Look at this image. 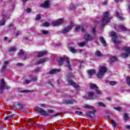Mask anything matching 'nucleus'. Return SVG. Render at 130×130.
<instances>
[{
	"label": "nucleus",
	"instance_id": "1",
	"mask_svg": "<svg viewBox=\"0 0 130 130\" xmlns=\"http://www.w3.org/2000/svg\"><path fill=\"white\" fill-rule=\"evenodd\" d=\"M74 77H75V75H74V74H73L72 73H68L67 76V81L68 83H69V84H70V85H71V86H73L74 88H75V89H78V88L80 87L79 85L74 82V81H73V80L71 79V78H74Z\"/></svg>",
	"mask_w": 130,
	"mask_h": 130
},
{
	"label": "nucleus",
	"instance_id": "2",
	"mask_svg": "<svg viewBox=\"0 0 130 130\" xmlns=\"http://www.w3.org/2000/svg\"><path fill=\"white\" fill-rule=\"evenodd\" d=\"M64 61H66L67 62V67L68 69H69V70H71L72 69V67L71 66V63L70 62V60L69 59V58H68V57L66 56L59 59L58 64H59V66H62Z\"/></svg>",
	"mask_w": 130,
	"mask_h": 130
},
{
	"label": "nucleus",
	"instance_id": "3",
	"mask_svg": "<svg viewBox=\"0 0 130 130\" xmlns=\"http://www.w3.org/2000/svg\"><path fill=\"white\" fill-rule=\"evenodd\" d=\"M103 16L104 17L101 21V23L103 26H105V25H106L107 23H109L110 20H111V17H110L109 12H107L104 14Z\"/></svg>",
	"mask_w": 130,
	"mask_h": 130
},
{
	"label": "nucleus",
	"instance_id": "4",
	"mask_svg": "<svg viewBox=\"0 0 130 130\" xmlns=\"http://www.w3.org/2000/svg\"><path fill=\"white\" fill-rule=\"evenodd\" d=\"M111 36L113 37V41H114V44L117 49H119L118 48V45L120 44V41L117 40V36H116V34L115 32L113 31L111 32Z\"/></svg>",
	"mask_w": 130,
	"mask_h": 130
},
{
	"label": "nucleus",
	"instance_id": "5",
	"mask_svg": "<svg viewBox=\"0 0 130 130\" xmlns=\"http://www.w3.org/2000/svg\"><path fill=\"white\" fill-rule=\"evenodd\" d=\"M122 50L124 51L125 53H122L120 54V56L123 58H126V57H128L130 54V47H125L122 48Z\"/></svg>",
	"mask_w": 130,
	"mask_h": 130
},
{
	"label": "nucleus",
	"instance_id": "6",
	"mask_svg": "<svg viewBox=\"0 0 130 130\" xmlns=\"http://www.w3.org/2000/svg\"><path fill=\"white\" fill-rule=\"evenodd\" d=\"M106 72H107V68H106V67H101L98 74L96 75V77L99 79L103 78V76L105 75V73H106Z\"/></svg>",
	"mask_w": 130,
	"mask_h": 130
},
{
	"label": "nucleus",
	"instance_id": "7",
	"mask_svg": "<svg viewBox=\"0 0 130 130\" xmlns=\"http://www.w3.org/2000/svg\"><path fill=\"white\" fill-rule=\"evenodd\" d=\"M36 110L38 113H40V114H41L43 116H48L49 115L47 112L44 111V110L41 108L37 107Z\"/></svg>",
	"mask_w": 130,
	"mask_h": 130
},
{
	"label": "nucleus",
	"instance_id": "8",
	"mask_svg": "<svg viewBox=\"0 0 130 130\" xmlns=\"http://www.w3.org/2000/svg\"><path fill=\"white\" fill-rule=\"evenodd\" d=\"M10 86L6 85L5 81L3 80H1V84H0V90L4 89L7 90L10 89Z\"/></svg>",
	"mask_w": 130,
	"mask_h": 130
},
{
	"label": "nucleus",
	"instance_id": "9",
	"mask_svg": "<svg viewBox=\"0 0 130 130\" xmlns=\"http://www.w3.org/2000/svg\"><path fill=\"white\" fill-rule=\"evenodd\" d=\"M73 24H70L68 26H67V27H65L64 29H63L61 30V33L62 34H67V33H68V32H70V31H71L72 30V28H73Z\"/></svg>",
	"mask_w": 130,
	"mask_h": 130
},
{
	"label": "nucleus",
	"instance_id": "10",
	"mask_svg": "<svg viewBox=\"0 0 130 130\" xmlns=\"http://www.w3.org/2000/svg\"><path fill=\"white\" fill-rule=\"evenodd\" d=\"M63 22H64V20L62 19H59L56 21L53 22L51 24V25L53 26L54 27L55 26H59V25H61Z\"/></svg>",
	"mask_w": 130,
	"mask_h": 130
},
{
	"label": "nucleus",
	"instance_id": "11",
	"mask_svg": "<svg viewBox=\"0 0 130 130\" xmlns=\"http://www.w3.org/2000/svg\"><path fill=\"white\" fill-rule=\"evenodd\" d=\"M75 102H76V100H64L63 101V104L69 105V104H74Z\"/></svg>",
	"mask_w": 130,
	"mask_h": 130
},
{
	"label": "nucleus",
	"instance_id": "12",
	"mask_svg": "<svg viewBox=\"0 0 130 130\" xmlns=\"http://www.w3.org/2000/svg\"><path fill=\"white\" fill-rule=\"evenodd\" d=\"M86 115L88 117L93 118L95 117V111H90L86 113Z\"/></svg>",
	"mask_w": 130,
	"mask_h": 130
},
{
	"label": "nucleus",
	"instance_id": "13",
	"mask_svg": "<svg viewBox=\"0 0 130 130\" xmlns=\"http://www.w3.org/2000/svg\"><path fill=\"white\" fill-rule=\"evenodd\" d=\"M49 59L48 58H44L43 59H41L36 62L37 64H40V63H44V62H46V61H48Z\"/></svg>",
	"mask_w": 130,
	"mask_h": 130
},
{
	"label": "nucleus",
	"instance_id": "14",
	"mask_svg": "<svg viewBox=\"0 0 130 130\" xmlns=\"http://www.w3.org/2000/svg\"><path fill=\"white\" fill-rule=\"evenodd\" d=\"M50 3V1L49 0H47L46 1H45L43 4L41 5V7H42V8H48V7H49Z\"/></svg>",
	"mask_w": 130,
	"mask_h": 130
},
{
	"label": "nucleus",
	"instance_id": "15",
	"mask_svg": "<svg viewBox=\"0 0 130 130\" xmlns=\"http://www.w3.org/2000/svg\"><path fill=\"white\" fill-rule=\"evenodd\" d=\"M8 64H9V61H4V65L3 66V67L1 69V72L2 73H4V72H5V71H6Z\"/></svg>",
	"mask_w": 130,
	"mask_h": 130
},
{
	"label": "nucleus",
	"instance_id": "16",
	"mask_svg": "<svg viewBox=\"0 0 130 130\" xmlns=\"http://www.w3.org/2000/svg\"><path fill=\"white\" fill-rule=\"evenodd\" d=\"M59 72H60V70L59 69H53L49 71V74L53 75L54 74H57V73H59Z\"/></svg>",
	"mask_w": 130,
	"mask_h": 130
},
{
	"label": "nucleus",
	"instance_id": "17",
	"mask_svg": "<svg viewBox=\"0 0 130 130\" xmlns=\"http://www.w3.org/2000/svg\"><path fill=\"white\" fill-rule=\"evenodd\" d=\"M80 30H81V31H82V32H84V27H83V26L79 25L78 26H77L75 29V32H79Z\"/></svg>",
	"mask_w": 130,
	"mask_h": 130
},
{
	"label": "nucleus",
	"instance_id": "18",
	"mask_svg": "<svg viewBox=\"0 0 130 130\" xmlns=\"http://www.w3.org/2000/svg\"><path fill=\"white\" fill-rule=\"evenodd\" d=\"M47 53V51H43L41 52H38V57H41L43 56V55H45V54H46Z\"/></svg>",
	"mask_w": 130,
	"mask_h": 130
},
{
	"label": "nucleus",
	"instance_id": "19",
	"mask_svg": "<svg viewBox=\"0 0 130 130\" xmlns=\"http://www.w3.org/2000/svg\"><path fill=\"white\" fill-rule=\"evenodd\" d=\"M84 39H85L86 41H88V40H92V38L90 35L86 34L84 35Z\"/></svg>",
	"mask_w": 130,
	"mask_h": 130
},
{
	"label": "nucleus",
	"instance_id": "20",
	"mask_svg": "<svg viewBox=\"0 0 130 130\" xmlns=\"http://www.w3.org/2000/svg\"><path fill=\"white\" fill-rule=\"evenodd\" d=\"M89 87L90 89H99V87L97 85L93 83H90L89 84Z\"/></svg>",
	"mask_w": 130,
	"mask_h": 130
},
{
	"label": "nucleus",
	"instance_id": "21",
	"mask_svg": "<svg viewBox=\"0 0 130 130\" xmlns=\"http://www.w3.org/2000/svg\"><path fill=\"white\" fill-rule=\"evenodd\" d=\"M17 51V47H11L8 50V52H15Z\"/></svg>",
	"mask_w": 130,
	"mask_h": 130
},
{
	"label": "nucleus",
	"instance_id": "22",
	"mask_svg": "<svg viewBox=\"0 0 130 130\" xmlns=\"http://www.w3.org/2000/svg\"><path fill=\"white\" fill-rule=\"evenodd\" d=\"M88 73L89 76H92V75H94L96 73V71L94 69H90L88 71Z\"/></svg>",
	"mask_w": 130,
	"mask_h": 130
},
{
	"label": "nucleus",
	"instance_id": "23",
	"mask_svg": "<svg viewBox=\"0 0 130 130\" xmlns=\"http://www.w3.org/2000/svg\"><path fill=\"white\" fill-rule=\"evenodd\" d=\"M19 93H31V92H33V90H30L29 89H25L23 90H19Z\"/></svg>",
	"mask_w": 130,
	"mask_h": 130
},
{
	"label": "nucleus",
	"instance_id": "24",
	"mask_svg": "<svg viewBox=\"0 0 130 130\" xmlns=\"http://www.w3.org/2000/svg\"><path fill=\"white\" fill-rule=\"evenodd\" d=\"M88 97L90 100H92V99H94V93L92 92H89L88 93Z\"/></svg>",
	"mask_w": 130,
	"mask_h": 130
},
{
	"label": "nucleus",
	"instance_id": "25",
	"mask_svg": "<svg viewBox=\"0 0 130 130\" xmlns=\"http://www.w3.org/2000/svg\"><path fill=\"white\" fill-rule=\"evenodd\" d=\"M117 59V58H116L114 56H111L110 57V61H111V62L116 61Z\"/></svg>",
	"mask_w": 130,
	"mask_h": 130
},
{
	"label": "nucleus",
	"instance_id": "26",
	"mask_svg": "<svg viewBox=\"0 0 130 130\" xmlns=\"http://www.w3.org/2000/svg\"><path fill=\"white\" fill-rule=\"evenodd\" d=\"M100 41L102 44H104V45L106 44V41L104 40V38L102 37L100 38Z\"/></svg>",
	"mask_w": 130,
	"mask_h": 130
},
{
	"label": "nucleus",
	"instance_id": "27",
	"mask_svg": "<svg viewBox=\"0 0 130 130\" xmlns=\"http://www.w3.org/2000/svg\"><path fill=\"white\" fill-rule=\"evenodd\" d=\"M116 15L117 18L119 19V20H120L121 21H122V20H123V17H122L121 15L119 14L118 12H117Z\"/></svg>",
	"mask_w": 130,
	"mask_h": 130
},
{
	"label": "nucleus",
	"instance_id": "28",
	"mask_svg": "<svg viewBox=\"0 0 130 130\" xmlns=\"http://www.w3.org/2000/svg\"><path fill=\"white\" fill-rule=\"evenodd\" d=\"M86 44H87V42H83L82 43H79L78 44L79 46H80V47H83L84 46H85V45H86Z\"/></svg>",
	"mask_w": 130,
	"mask_h": 130
},
{
	"label": "nucleus",
	"instance_id": "29",
	"mask_svg": "<svg viewBox=\"0 0 130 130\" xmlns=\"http://www.w3.org/2000/svg\"><path fill=\"white\" fill-rule=\"evenodd\" d=\"M24 52L23 50H21L19 53H18V55L19 56H20V57L23 56V55H24Z\"/></svg>",
	"mask_w": 130,
	"mask_h": 130
},
{
	"label": "nucleus",
	"instance_id": "30",
	"mask_svg": "<svg viewBox=\"0 0 130 130\" xmlns=\"http://www.w3.org/2000/svg\"><path fill=\"white\" fill-rule=\"evenodd\" d=\"M112 124L113 126L114 127V128H116V127L117 126V124L116 123L115 121L112 120Z\"/></svg>",
	"mask_w": 130,
	"mask_h": 130
},
{
	"label": "nucleus",
	"instance_id": "31",
	"mask_svg": "<svg viewBox=\"0 0 130 130\" xmlns=\"http://www.w3.org/2000/svg\"><path fill=\"white\" fill-rule=\"evenodd\" d=\"M84 108H86L87 109H92L93 106H89V105H85Z\"/></svg>",
	"mask_w": 130,
	"mask_h": 130
},
{
	"label": "nucleus",
	"instance_id": "32",
	"mask_svg": "<svg viewBox=\"0 0 130 130\" xmlns=\"http://www.w3.org/2000/svg\"><path fill=\"white\" fill-rule=\"evenodd\" d=\"M6 16L5 15H3V20L0 22V25H1V26L5 25V18H6Z\"/></svg>",
	"mask_w": 130,
	"mask_h": 130
},
{
	"label": "nucleus",
	"instance_id": "33",
	"mask_svg": "<svg viewBox=\"0 0 130 130\" xmlns=\"http://www.w3.org/2000/svg\"><path fill=\"white\" fill-rule=\"evenodd\" d=\"M95 55H96V56L100 57L102 56V54H101V52H100V51H96L95 53Z\"/></svg>",
	"mask_w": 130,
	"mask_h": 130
},
{
	"label": "nucleus",
	"instance_id": "34",
	"mask_svg": "<svg viewBox=\"0 0 130 130\" xmlns=\"http://www.w3.org/2000/svg\"><path fill=\"white\" fill-rule=\"evenodd\" d=\"M126 83L128 84V86L130 87V78L127 76L126 78Z\"/></svg>",
	"mask_w": 130,
	"mask_h": 130
},
{
	"label": "nucleus",
	"instance_id": "35",
	"mask_svg": "<svg viewBox=\"0 0 130 130\" xmlns=\"http://www.w3.org/2000/svg\"><path fill=\"white\" fill-rule=\"evenodd\" d=\"M119 28L121 29V30H122V31H126V27L123 25H119Z\"/></svg>",
	"mask_w": 130,
	"mask_h": 130
},
{
	"label": "nucleus",
	"instance_id": "36",
	"mask_svg": "<svg viewBox=\"0 0 130 130\" xmlns=\"http://www.w3.org/2000/svg\"><path fill=\"white\" fill-rule=\"evenodd\" d=\"M123 117H124V120L125 121L127 120L128 119V115L126 113H124L123 114Z\"/></svg>",
	"mask_w": 130,
	"mask_h": 130
},
{
	"label": "nucleus",
	"instance_id": "37",
	"mask_svg": "<svg viewBox=\"0 0 130 130\" xmlns=\"http://www.w3.org/2000/svg\"><path fill=\"white\" fill-rule=\"evenodd\" d=\"M70 51L71 52H72V53H76L77 52V50L75 49L74 48H69Z\"/></svg>",
	"mask_w": 130,
	"mask_h": 130
},
{
	"label": "nucleus",
	"instance_id": "38",
	"mask_svg": "<svg viewBox=\"0 0 130 130\" xmlns=\"http://www.w3.org/2000/svg\"><path fill=\"white\" fill-rule=\"evenodd\" d=\"M42 33L44 35H47V34H48L49 33V31H48V30H42Z\"/></svg>",
	"mask_w": 130,
	"mask_h": 130
},
{
	"label": "nucleus",
	"instance_id": "39",
	"mask_svg": "<svg viewBox=\"0 0 130 130\" xmlns=\"http://www.w3.org/2000/svg\"><path fill=\"white\" fill-rule=\"evenodd\" d=\"M43 25L44 27H49L50 26V24L47 22L43 23Z\"/></svg>",
	"mask_w": 130,
	"mask_h": 130
},
{
	"label": "nucleus",
	"instance_id": "40",
	"mask_svg": "<svg viewBox=\"0 0 130 130\" xmlns=\"http://www.w3.org/2000/svg\"><path fill=\"white\" fill-rule=\"evenodd\" d=\"M98 105L99 106H100L101 107H105V104H104L103 103L99 102L98 103Z\"/></svg>",
	"mask_w": 130,
	"mask_h": 130
},
{
	"label": "nucleus",
	"instance_id": "41",
	"mask_svg": "<svg viewBox=\"0 0 130 130\" xmlns=\"http://www.w3.org/2000/svg\"><path fill=\"white\" fill-rule=\"evenodd\" d=\"M117 84V82H115V81H110V85H111V86H114L115 85V84Z\"/></svg>",
	"mask_w": 130,
	"mask_h": 130
},
{
	"label": "nucleus",
	"instance_id": "42",
	"mask_svg": "<svg viewBox=\"0 0 130 130\" xmlns=\"http://www.w3.org/2000/svg\"><path fill=\"white\" fill-rule=\"evenodd\" d=\"M41 19V16H40V15H37L36 17V21H39Z\"/></svg>",
	"mask_w": 130,
	"mask_h": 130
},
{
	"label": "nucleus",
	"instance_id": "43",
	"mask_svg": "<svg viewBox=\"0 0 130 130\" xmlns=\"http://www.w3.org/2000/svg\"><path fill=\"white\" fill-rule=\"evenodd\" d=\"M17 107L18 108V109H23V106L21 105L20 104H18Z\"/></svg>",
	"mask_w": 130,
	"mask_h": 130
},
{
	"label": "nucleus",
	"instance_id": "44",
	"mask_svg": "<svg viewBox=\"0 0 130 130\" xmlns=\"http://www.w3.org/2000/svg\"><path fill=\"white\" fill-rule=\"evenodd\" d=\"M114 109H115V110H117V111H121V107H115L114 108Z\"/></svg>",
	"mask_w": 130,
	"mask_h": 130
},
{
	"label": "nucleus",
	"instance_id": "45",
	"mask_svg": "<svg viewBox=\"0 0 130 130\" xmlns=\"http://www.w3.org/2000/svg\"><path fill=\"white\" fill-rule=\"evenodd\" d=\"M13 117H14V116L9 115L6 117V119H12V118H13Z\"/></svg>",
	"mask_w": 130,
	"mask_h": 130
},
{
	"label": "nucleus",
	"instance_id": "46",
	"mask_svg": "<svg viewBox=\"0 0 130 130\" xmlns=\"http://www.w3.org/2000/svg\"><path fill=\"white\" fill-rule=\"evenodd\" d=\"M75 113H76L77 115H82L83 114V112L80 111H76Z\"/></svg>",
	"mask_w": 130,
	"mask_h": 130
},
{
	"label": "nucleus",
	"instance_id": "47",
	"mask_svg": "<svg viewBox=\"0 0 130 130\" xmlns=\"http://www.w3.org/2000/svg\"><path fill=\"white\" fill-rule=\"evenodd\" d=\"M95 92H96V94H99V95H100V94H101V93H102V92H101V91L98 90V89H96L95 90Z\"/></svg>",
	"mask_w": 130,
	"mask_h": 130
},
{
	"label": "nucleus",
	"instance_id": "48",
	"mask_svg": "<svg viewBox=\"0 0 130 130\" xmlns=\"http://www.w3.org/2000/svg\"><path fill=\"white\" fill-rule=\"evenodd\" d=\"M31 80H28V79H26L25 80V83L27 85H28V84H30V83H31Z\"/></svg>",
	"mask_w": 130,
	"mask_h": 130
},
{
	"label": "nucleus",
	"instance_id": "49",
	"mask_svg": "<svg viewBox=\"0 0 130 130\" xmlns=\"http://www.w3.org/2000/svg\"><path fill=\"white\" fill-rule=\"evenodd\" d=\"M60 114H61V113H56V114L53 116V117H56V116H58L59 115H60Z\"/></svg>",
	"mask_w": 130,
	"mask_h": 130
},
{
	"label": "nucleus",
	"instance_id": "50",
	"mask_svg": "<svg viewBox=\"0 0 130 130\" xmlns=\"http://www.w3.org/2000/svg\"><path fill=\"white\" fill-rule=\"evenodd\" d=\"M31 80L32 81H37V77H32Z\"/></svg>",
	"mask_w": 130,
	"mask_h": 130
},
{
	"label": "nucleus",
	"instance_id": "51",
	"mask_svg": "<svg viewBox=\"0 0 130 130\" xmlns=\"http://www.w3.org/2000/svg\"><path fill=\"white\" fill-rule=\"evenodd\" d=\"M40 71V69L37 68L35 69V73H38Z\"/></svg>",
	"mask_w": 130,
	"mask_h": 130
},
{
	"label": "nucleus",
	"instance_id": "52",
	"mask_svg": "<svg viewBox=\"0 0 130 130\" xmlns=\"http://www.w3.org/2000/svg\"><path fill=\"white\" fill-rule=\"evenodd\" d=\"M35 122V121L33 119H31L29 122V123H33Z\"/></svg>",
	"mask_w": 130,
	"mask_h": 130
},
{
	"label": "nucleus",
	"instance_id": "53",
	"mask_svg": "<svg viewBox=\"0 0 130 130\" xmlns=\"http://www.w3.org/2000/svg\"><path fill=\"white\" fill-rule=\"evenodd\" d=\"M48 112H49V113H53V112H54V111H53V110H48Z\"/></svg>",
	"mask_w": 130,
	"mask_h": 130
},
{
	"label": "nucleus",
	"instance_id": "54",
	"mask_svg": "<svg viewBox=\"0 0 130 130\" xmlns=\"http://www.w3.org/2000/svg\"><path fill=\"white\" fill-rule=\"evenodd\" d=\"M16 65L18 66V67H22V66H23L24 64L22 63H18Z\"/></svg>",
	"mask_w": 130,
	"mask_h": 130
},
{
	"label": "nucleus",
	"instance_id": "55",
	"mask_svg": "<svg viewBox=\"0 0 130 130\" xmlns=\"http://www.w3.org/2000/svg\"><path fill=\"white\" fill-rule=\"evenodd\" d=\"M92 32H93V34H95V32H96V28L93 27V28H92Z\"/></svg>",
	"mask_w": 130,
	"mask_h": 130
},
{
	"label": "nucleus",
	"instance_id": "56",
	"mask_svg": "<svg viewBox=\"0 0 130 130\" xmlns=\"http://www.w3.org/2000/svg\"><path fill=\"white\" fill-rule=\"evenodd\" d=\"M40 106H41V107L44 108V107H46V105H45V104H41L40 105Z\"/></svg>",
	"mask_w": 130,
	"mask_h": 130
},
{
	"label": "nucleus",
	"instance_id": "57",
	"mask_svg": "<svg viewBox=\"0 0 130 130\" xmlns=\"http://www.w3.org/2000/svg\"><path fill=\"white\" fill-rule=\"evenodd\" d=\"M26 12H27V13H30V12H31V9H30V8H27V9H26Z\"/></svg>",
	"mask_w": 130,
	"mask_h": 130
},
{
	"label": "nucleus",
	"instance_id": "58",
	"mask_svg": "<svg viewBox=\"0 0 130 130\" xmlns=\"http://www.w3.org/2000/svg\"><path fill=\"white\" fill-rule=\"evenodd\" d=\"M48 84H49L50 85H51V86L52 87H53V84L51 83V81H49V82H48Z\"/></svg>",
	"mask_w": 130,
	"mask_h": 130
},
{
	"label": "nucleus",
	"instance_id": "59",
	"mask_svg": "<svg viewBox=\"0 0 130 130\" xmlns=\"http://www.w3.org/2000/svg\"><path fill=\"white\" fill-rule=\"evenodd\" d=\"M19 34H20V31H16V36H18L19 35Z\"/></svg>",
	"mask_w": 130,
	"mask_h": 130
},
{
	"label": "nucleus",
	"instance_id": "60",
	"mask_svg": "<svg viewBox=\"0 0 130 130\" xmlns=\"http://www.w3.org/2000/svg\"><path fill=\"white\" fill-rule=\"evenodd\" d=\"M107 4V2H104L103 3V6H105V5H106Z\"/></svg>",
	"mask_w": 130,
	"mask_h": 130
},
{
	"label": "nucleus",
	"instance_id": "61",
	"mask_svg": "<svg viewBox=\"0 0 130 130\" xmlns=\"http://www.w3.org/2000/svg\"><path fill=\"white\" fill-rule=\"evenodd\" d=\"M60 83V81H59V80H57V84L58 85H59Z\"/></svg>",
	"mask_w": 130,
	"mask_h": 130
},
{
	"label": "nucleus",
	"instance_id": "62",
	"mask_svg": "<svg viewBox=\"0 0 130 130\" xmlns=\"http://www.w3.org/2000/svg\"><path fill=\"white\" fill-rule=\"evenodd\" d=\"M126 128H127V129H130V126H129V125H127V126H126Z\"/></svg>",
	"mask_w": 130,
	"mask_h": 130
},
{
	"label": "nucleus",
	"instance_id": "63",
	"mask_svg": "<svg viewBox=\"0 0 130 130\" xmlns=\"http://www.w3.org/2000/svg\"><path fill=\"white\" fill-rule=\"evenodd\" d=\"M28 40V38H24V41H27Z\"/></svg>",
	"mask_w": 130,
	"mask_h": 130
},
{
	"label": "nucleus",
	"instance_id": "64",
	"mask_svg": "<svg viewBox=\"0 0 130 130\" xmlns=\"http://www.w3.org/2000/svg\"><path fill=\"white\" fill-rule=\"evenodd\" d=\"M9 28H11V27H13V24H10L9 26Z\"/></svg>",
	"mask_w": 130,
	"mask_h": 130
}]
</instances>
